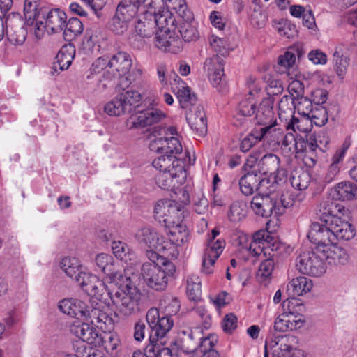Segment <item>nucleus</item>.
<instances>
[{
  "label": "nucleus",
  "instance_id": "obj_1",
  "mask_svg": "<svg viewBox=\"0 0 357 357\" xmlns=\"http://www.w3.org/2000/svg\"><path fill=\"white\" fill-rule=\"evenodd\" d=\"M115 276L114 283L117 289L114 291H108L107 294L116 309L123 316H130L138 311L141 293L132 282L130 277L125 275Z\"/></svg>",
  "mask_w": 357,
  "mask_h": 357
},
{
  "label": "nucleus",
  "instance_id": "obj_2",
  "mask_svg": "<svg viewBox=\"0 0 357 357\" xmlns=\"http://www.w3.org/2000/svg\"><path fill=\"white\" fill-rule=\"evenodd\" d=\"M162 265L144 263L141 267V276L148 287L155 291L165 290L169 278L176 272L175 265L167 259H162Z\"/></svg>",
  "mask_w": 357,
  "mask_h": 357
},
{
  "label": "nucleus",
  "instance_id": "obj_3",
  "mask_svg": "<svg viewBox=\"0 0 357 357\" xmlns=\"http://www.w3.org/2000/svg\"><path fill=\"white\" fill-rule=\"evenodd\" d=\"M146 319L150 328V342L164 344V339L174 326L172 318L169 315L161 314L157 308L152 307L148 310Z\"/></svg>",
  "mask_w": 357,
  "mask_h": 357
},
{
  "label": "nucleus",
  "instance_id": "obj_4",
  "mask_svg": "<svg viewBox=\"0 0 357 357\" xmlns=\"http://www.w3.org/2000/svg\"><path fill=\"white\" fill-rule=\"evenodd\" d=\"M321 248L314 250H305L299 254L296 259V267L303 274L313 277H319L326 271Z\"/></svg>",
  "mask_w": 357,
  "mask_h": 357
},
{
  "label": "nucleus",
  "instance_id": "obj_5",
  "mask_svg": "<svg viewBox=\"0 0 357 357\" xmlns=\"http://www.w3.org/2000/svg\"><path fill=\"white\" fill-rule=\"evenodd\" d=\"M219 234L220 231L215 228L211 231L208 237L207 246L202 257V271L205 274H211L213 272L214 264L225 248V241L224 240L217 239L215 241Z\"/></svg>",
  "mask_w": 357,
  "mask_h": 357
},
{
  "label": "nucleus",
  "instance_id": "obj_6",
  "mask_svg": "<svg viewBox=\"0 0 357 357\" xmlns=\"http://www.w3.org/2000/svg\"><path fill=\"white\" fill-rule=\"evenodd\" d=\"M294 337L278 336L265 344L264 357H304L303 351L289 344Z\"/></svg>",
  "mask_w": 357,
  "mask_h": 357
},
{
  "label": "nucleus",
  "instance_id": "obj_7",
  "mask_svg": "<svg viewBox=\"0 0 357 357\" xmlns=\"http://www.w3.org/2000/svg\"><path fill=\"white\" fill-rule=\"evenodd\" d=\"M149 106L145 109H138L135 114H132L130 119L129 122L131 123V128H144L158 123L166 117L164 112L153 106L158 105V100L153 98L152 100H149Z\"/></svg>",
  "mask_w": 357,
  "mask_h": 357
},
{
  "label": "nucleus",
  "instance_id": "obj_8",
  "mask_svg": "<svg viewBox=\"0 0 357 357\" xmlns=\"http://www.w3.org/2000/svg\"><path fill=\"white\" fill-rule=\"evenodd\" d=\"M154 217L166 226L182 221L183 215L176 202L170 199H160L155 206Z\"/></svg>",
  "mask_w": 357,
  "mask_h": 357
},
{
  "label": "nucleus",
  "instance_id": "obj_9",
  "mask_svg": "<svg viewBox=\"0 0 357 357\" xmlns=\"http://www.w3.org/2000/svg\"><path fill=\"white\" fill-rule=\"evenodd\" d=\"M295 102V98L291 96H283L278 102L279 118H284L286 121L289 119L290 121L286 126L287 130L296 131L297 129L301 132H307L310 128L303 127L304 121L294 117Z\"/></svg>",
  "mask_w": 357,
  "mask_h": 357
},
{
  "label": "nucleus",
  "instance_id": "obj_10",
  "mask_svg": "<svg viewBox=\"0 0 357 357\" xmlns=\"http://www.w3.org/2000/svg\"><path fill=\"white\" fill-rule=\"evenodd\" d=\"M181 349L183 353L198 354L201 342L206 338L200 327L181 328L179 331Z\"/></svg>",
  "mask_w": 357,
  "mask_h": 357
},
{
  "label": "nucleus",
  "instance_id": "obj_11",
  "mask_svg": "<svg viewBox=\"0 0 357 357\" xmlns=\"http://www.w3.org/2000/svg\"><path fill=\"white\" fill-rule=\"evenodd\" d=\"M309 241L317 245V248L326 249L331 244H335V236L331 225L324 223L313 222L310 225L307 235Z\"/></svg>",
  "mask_w": 357,
  "mask_h": 357
},
{
  "label": "nucleus",
  "instance_id": "obj_12",
  "mask_svg": "<svg viewBox=\"0 0 357 357\" xmlns=\"http://www.w3.org/2000/svg\"><path fill=\"white\" fill-rule=\"evenodd\" d=\"M7 23L8 40L14 45H22L26 38L27 29L23 26L21 15L17 13L11 12L7 15Z\"/></svg>",
  "mask_w": 357,
  "mask_h": 357
},
{
  "label": "nucleus",
  "instance_id": "obj_13",
  "mask_svg": "<svg viewBox=\"0 0 357 357\" xmlns=\"http://www.w3.org/2000/svg\"><path fill=\"white\" fill-rule=\"evenodd\" d=\"M273 237L265 230L255 232L249 246V252L253 256L266 257L269 251L273 252L278 249L275 243H271Z\"/></svg>",
  "mask_w": 357,
  "mask_h": 357
},
{
  "label": "nucleus",
  "instance_id": "obj_14",
  "mask_svg": "<svg viewBox=\"0 0 357 357\" xmlns=\"http://www.w3.org/2000/svg\"><path fill=\"white\" fill-rule=\"evenodd\" d=\"M254 213L259 216L268 218L271 215H281V209L277 208V200L271 196L255 195L250 203Z\"/></svg>",
  "mask_w": 357,
  "mask_h": 357
},
{
  "label": "nucleus",
  "instance_id": "obj_15",
  "mask_svg": "<svg viewBox=\"0 0 357 357\" xmlns=\"http://www.w3.org/2000/svg\"><path fill=\"white\" fill-rule=\"evenodd\" d=\"M185 178V168L177 166L176 170L159 172L155 176V183L161 189L173 190L182 185Z\"/></svg>",
  "mask_w": 357,
  "mask_h": 357
},
{
  "label": "nucleus",
  "instance_id": "obj_16",
  "mask_svg": "<svg viewBox=\"0 0 357 357\" xmlns=\"http://www.w3.org/2000/svg\"><path fill=\"white\" fill-rule=\"evenodd\" d=\"M186 120L191 129L199 137L207 133V120L204 107L198 105L189 108L186 113Z\"/></svg>",
  "mask_w": 357,
  "mask_h": 357
},
{
  "label": "nucleus",
  "instance_id": "obj_17",
  "mask_svg": "<svg viewBox=\"0 0 357 357\" xmlns=\"http://www.w3.org/2000/svg\"><path fill=\"white\" fill-rule=\"evenodd\" d=\"M164 2L162 1V5L160 6L158 11L154 9L153 10V3L155 1H151L147 6H149V10H146L145 15L153 17L152 20L155 22V27L158 26L159 29H165L166 31H170L171 29L174 26L175 18L172 16V13L169 10L170 8L164 6Z\"/></svg>",
  "mask_w": 357,
  "mask_h": 357
},
{
  "label": "nucleus",
  "instance_id": "obj_18",
  "mask_svg": "<svg viewBox=\"0 0 357 357\" xmlns=\"http://www.w3.org/2000/svg\"><path fill=\"white\" fill-rule=\"evenodd\" d=\"M255 113L257 123L264 126V127H268V134H271L272 130H276L275 128L273 129L277 123L274 117L273 101L272 98H264L260 102L257 109L255 110Z\"/></svg>",
  "mask_w": 357,
  "mask_h": 357
},
{
  "label": "nucleus",
  "instance_id": "obj_19",
  "mask_svg": "<svg viewBox=\"0 0 357 357\" xmlns=\"http://www.w3.org/2000/svg\"><path fill=\"white\" fill-rule=\"evenodd\" d=\"M72 334L91 345H100V334L94 326L87 323H73L70 328Z\"/></svg>",
  "mask_w": 357,
  "mask_h": 357
},
{
  "label": "nucleus",
  "instance_id": "obj_20",
  "mask_svg": "<svg viewBox=\"0 0 357 357\" xmlns=\"http://www.w3.org/2000/svg\"><path fill=\"white\" fill-rule=\"evenodd\" d=\"M155 136L166 135V142L165 144L164 153L167 155H176L181 154L183 147L179 139L176 137L178 135L177 130L174 126L168 128H160L158 130H155Z\"/></svg>",
  "mask_w": 357,
  "mask_h": 357
},
{
  "label": "nucleus",
  "instance_id": "obj_21",
  "mask_svg": "<svg viewBox=\"0 0 357 357\" xmlns=\"http://www.w3.org/2000/svg\"><path fill=\"white\" fill-rule=\"evenodd\" d=\"M135 238L139 243L148 246L149 248L167 250L168 242H160L158 234L150 227H144L139 229L135 234Z\"/></svg>",
  "mask_w": 357,
  "mask_h": 357
},
{
  "label": "nucleus",
  "instance_id": "obj_22",
  "mask_svg": "<svg viewBox=\"0 0 357 357\" xmlns=\"http://www.w3.org/2000/svg\"><path fill=\"white\" fill-rule=\"evenodd\" d=\"M303 320L301 314L285 312L280 314L274 322V329L279 332H286L300 328Z\"/></svg>",
  "mask_w": 357,
  "mask_h": 357
},
{
  "label": "nucleus",
  "instance_id": "obj_23",
  "mask_svg": "<svg viewBox=\"0 0 357 357\" xmlns=\"http://www.w3.org/2000/svg\"><path fill=\"white\" fill-rule=\"evenodd\" d=\"M155 47L165 52L178 54L183 49V42L178 36H172L169 33L157 34L154 41Z\"/></svg>",
  "mask_w": 357,
  "mask_h": 357
},
{
  "label": "nucleus",
  "instance_id": "obj_24",
  "mask_svg": "<svg viewBox=\"0 0 357 357\" xmlns=\"http://www.w3.org/2000/svg\"><path fill=\"white\" fill-rule=\"evenodd\" d=\"M43 19L45 20L47 28H49L52 33H56L63 31L67 16L66 13L60 8L47 7V12L45 13Z\"/></svg>",
  "mask_w": 357,
  "mask_h": 357
},
{
  "label": "nucleus",
  "instance_id": "obj_25",
  "mask_svg": "<svg viewBox=\"0 0 357 357\" xmlns=\"http://www.w3.org/2000/svg\"><path fill=\"white\" fill-rule=\"evenodd\" d=\"M86 304L77 298H64L58 305L61 312L70 317L83 319L85 316Z\"/></svg>",
  "mask_w": 357,
  "mask_h": 357
},
{
  "label": "nucleus",
  "instance_id": "obj_26",
  "mask_svg": "<svg viewBox=\"0 0 357 357\" xmlns=\"http://www.w3.org/2000/svg\"><path fill=\"white\" fill-rule=\"evenodd\" d=\"M329 138L324 132L309 133L306 135L304 144V152H315L317 149L324 153L328 149Z\"/></svg>",
  "mask_w": 357,
  "mask_h": 357
},
{
  "label": "nucleus",
  "instance_id": "obj_27",
  "mask_svg": "<svg viewBox=\"0 0 357 357\" xmlns=\"http://www.w3.org/2000/svg\"><path fill=\"white\" fill-rule=\"evenodd\" d=\"M325 262L331 265L345 264L348 262L349 256L347 250L341 247L331 244L326 249L321 248Z\"/></svg>",
  "mask_w": 357,
  "mask_h": 357
},
{
  "label": "nucleus",
  "instance_id": "obj_28",
  "mask_svg": "<svg viewBox=\"0 0 357 357\" xmlns=\"http://www.w3.org/2000/svg\"><path fill=\"white\" fill-rule=\"evenodd\" d=\"M344 210L343 206L331 199L324 201L320 204L319 219L322 223L330 225L335 219L340 218L337 215L342 213Z\"/></svg>",
  "mask_w": 357,
  "mask_h": 357
},
{
  "label": "nucleus",
  "instance_id": "obj_29",
  "mask_svg": "<svg viewBox=\"0 0 357 357\" xmlns=\"http://www.w3.org/2000/svg\"><path fill=\"white\" fill-rule=\"evenodd\" d=\"M257 257L261 262L257 271L256 278L259 282L266 284L271 280L275 268L274 254L268 252L264 257Z\"/></svg>",
  "mask_w": 357,
  "mask_h": 357
},
{
  "label": "nucleus",
  "instance_id": "obj_30",
  "mask_svg": "<svg viewBox=\"0 0 357 357\" xmlns=\"http://www.w3.org/2000/svg\"><path fill=\"white\" fill-rule=\"evenodd\" d=\"M75 53V47L70 44L62 46L56 56V61L53 63L52 69L55 73L67 70L72 63Z\"/></svg>",
  "mask_w": 357,
  "mask_h": 357
},
{
  "label": "nucleus",
  "instance_id": "obj_31",
  "mask_svg": "<svg viewBox=\"0 0 357 357\" xmlns=\"http://www.w3.org/2000/svg\"><path fill=\"white\" fill-rule=\"evenodd\" d=\"M130 56L124 52H119L109 59V68L118 73L119 76L126 75L132 66Z\"/></svg>",
  "mask_w": 357,
  "mask_h": 357
},
{
  "label": "nucleus",
  "instance_id": "obj_32",
  "mask_svg": "<svg viewBox=\"0 0 357 357\" xmlns=\"http://www.w3.org/2000/svg\"><path fill=\"white\" fill-rule=\"evenodd\" d=\"M112 260V256L105 253L97 255L95 259V263L98 268L96 271H100L107 275L110 280L111 284L114 283V279H116L115 276L117 277L118 275H123L121 272L114 271ZM119 279L120 278H116L117 280Z\"/></svg>",
  "mask_w": 357,
  "mask_h": 357
},
{
  "label": "nucleus",
  "instance_id": "obj_33",
  "mask_svg": "<svg viewBox=\"0 0 357 357\" xmlns=\"http://www.w3.org/2000/svg\"><path fill=\"white\" fill-rule=\"evenodd\" d=\"M169 228L168 236L170 244L174 247L182 245L188 242L189 239V233L186 226L181 222H177L172 225H166Z\"/></svg>",
  "mask_w": 357,
  "mask_h": 357
},
{
  "label": "nucleus",
  "instance_id": "obj_34",
  "mask_svg": "<svg viewBox=\"0 0 357 357\" xmlns=\"http://www.w3.org/2000/svg\"><path fill=\"white\" fill-rule=\"evenodd\" d=\"M152 165L159 172H171L176 170L177 166L184 168V162L176 155L165 154L155 158Z\"/></svg>",
  "mask_w": 357,
  "mask_h": 357
},
{
  "label": "nucleus",
  "instance_id": "obj_35",
  "mask_svg": "<svg viewBox=\"0 0 357 357\" xmlns=\"http://www.w3.org/2000/svg\"><path fill=\"white\" fill-rule=\"evenodd\" d=\"M330 225L332 233L335 236V241L336 239L348 241L355 236L356 231L354 226L340 218L335 219Z\"/></svg>",
  "mask_w": 357,
  "mask_h": 357
},
{
  "label": "nucleus",
  "instance_id": "obj_36",
  "mask_svg": "<svg viewBox=\"0 0 357 357\" xmlns=\"http://www.w3.org/2000/svg\"><path fill=\"white\" fill-rule=\"evenodd\" d=\"M312 286V280L305 276H299L291 280L287 286V289L290 296L295 297L309 292Z\"/></svg>",
  "mask_w": 357,
  "mask_h": 357
},
{
  "label": "nucleus",
  "instance_id": "obj_37",
  "mask_svg": "<svg viewBox=\"0 0 357 357\" xmlns=\"http://www.w3.org/2000/svg\"><path fill=\"white\" fill-rule=\"evenodd\" d=\"M47 7L44 1H24V15L26 22L45 17Z\"/></svg>",
  "mask_w": 357,
  "mask_h": 357
},
{
  "label": "nucleus",
  "instance_id": "obj_38",
  "mask_svg": "<svg viewBox=\"0 0 357 357\" xmlns=\"http://www.w3.org/2000/svg\"><path fill=\"white\" fill-rule=\"evenodd\" d=\"M332 197L342 201L357 199V185L351 182H341L334 188Z\"/></svg>",
  "mask_w": 357,
  "mask_h": 357
},
{
  "label": "nucleus",
  "instance_id": "obj_39",
  "mask_svg": "<svg viewBox=\"0 0 357 357\" xmlns=\"http://www.w3.org/2000/svg\"><path fill=\"white\" fill-rule=\"evenodd\" d=\"M258 181L259 173L257 170L246 172L238 181L241 192L248 196L252 195L255 191L257 192Z\"/></svg>",
  "mask_w": 357,
  "mask_h": 357
},
{
  "label": "nucleus",
  "instance_id": "obj_40",
  "mask_svg": "<svg viewBox=\"0 0 357 357\" xmlns=\"http://www.w3.org/2000/svg\"><path fill=\"white\" fill-rule=\"evenodd\" d=\"M102 344L106 351L111 356L116 357L121 349L119 337L116 333L105 332L100 335V345Z\"/></svg>",
  "mask_w": 357,
  "mask_h": 357
},
{
  "label": "nucleus",
  "instance_id": "obj_41",
  "mask_svg": "<svg viewBox=\"0 0 357 357\" xmlns=\"http://www.w3.org/2000/svg\"><path fill=\"white\" fill-rule=\"evenodd\" d=\"M249 87L250 96L248 98L242 100L239 102L236 118L237 120L238 119V116L248 117L255 113V101L254 96L260 91V89L257 88L255 89V87L251 88L250 85Z\"/></svg>",
  "mask_w": 357,
  "mask_h": 357
},
{
  "label": "nucleus",
  "instance_id": "obj_42",
  "mask_svg": "<svg viewBox=\"0 0 357 357\" xmlns=\"http://www.w3.org/2000/svg\"><path fill=\"white\" fill-rule=\"evenodd\" d=\"M347 49V45L344 43H340L335 47L333 54V62L335 71L339 77H342L349 66V59L344 54V50Z\"/></svg>",
  "mask_w": 357,
  "mask_h": 357
},
{
  "label": "nucleus",
  "instance_id": "obj_43",
  "mask_svg": "<svg viewBox=\"0 0 357 357\" xmlns=\"http://www.w3.org/2000/svg\"><path fill=\"white\" fill-rule=\"evenodd\" d=\"M280 165V160L278 155L273 153L266 154L259 161V172H261L264 175L269 174L273 176V172L277 171Z\"/></svg>",
  "mask_w": 357,
  "mask_h": 357
},
{
  "label": "nucleus",
  "instance_id": "obj_44",
  "mask_svg": "<svg viewBox=\"0 0 357 357\" xmlns=\"http://www.w3.org/2000/svg\"><path fill=\"white\" fill-rule=\"evenodd\" d=\"M172 89L175 92L182 108L188 109L191 107L196 106L195 103L197 98L195 94L191 93L190 89L188 86H172Z\"/></svg>",
  "mask_w": 357,
  "mask_h": 357
},
{
  "label": "nucleus",
  "instance_id": "obj_45",
  "mask_svg": "<svg viewBox=\"0 0 357 357\" xmlns=\"http://www.w3.org/2000/svg\"><path fill=\"white\" fill-rule=\"evenodd\" d=\"M141 1H119L116 12L124 19L130 21L139 12Z\"/></svg>",
  "mask_w": 357,
  "mask_h": 357
},
{
  "label": "nucleus",
  "instance_id": "obj_46",
  "mask_svg": "<svg viewBox=\"0 0 357 357\" xmlns=\"http://www.w3.org/2000/svg\"><path fill=\"white\" fill-rule=\"evenodd\" d=\"M84 278L88 280L89 284L84 287V291L91 296L99 297L104 294L106 286L102 281L96 276L92 275H84Z\"/></svg>",
  "mask_w": 357,
  "mask_h": 357
},
{
  "label": "nucleus",
  "instance_id": "obj_47",
  "mask_svg": "<svg viewBox=\"0 0 357 357\" xmlns=\"http://www.w3.org/2000/svg\"><path fill=\"white\" fill-rule=\"evenodd\" d=\"M218 342V337L214 334H208L200 345L198 354H201L199 357H220L219 353L214 349Z\"/></svg>",
  "mask_w": 357,
  "mask_h": 357
},
{
  "label": "nucleus",
  "instance_id": "obj_48",
  "mask_svg": "<svg viewBox=\"0 0 357 357\" xmlns=\"http://www.w3.org/2000/svg\"><path fill=\"white\" fill-rule=\"evenodd\" d=\"M135 28L137 35L142 38L151 37L156 31L155 22L145 16L138 19Z\"/></svg>",
  "mask_w": 357,
  "mask_h": 357
},
{
  "label": "nucleus",
  "instance_id": "obj_49",
  "mask_svg": "<svg viewBox=\"0 0 357 357\" xmlns=\"http://www.w3.org/2000/svg\"><path fill=\"white\" fill-rule=\"evenodd\" d=\"M267 135H268V127L261 128L259 132L248 134L241 142V151L243 152L248 151L257 142L261 141Z\"/></svg>",
  "mask_w": 357,
  "mask_h": 357
},
{
  "label": "nucleus",
  "instance_id": "obj_50",
  "mask_svg": "<svg viewBox=\"0 0 357 357\" xmlns=\"http://www.w3.org/2000/svg\"><path fill=\"white\" fill-rule=\"evenodd\" d=\"M124 107L128 113H131L136 108H139V103L142 100V95L137 91H126L119 94Z\"/></svg>",
  "mask_w": 357,
  "mask_h": 357
},
{
  "label": "nucleus",
  "instance_id": "obj_51",
  "mask_svg": "<svg viewBox=\"0 0 357 357\" xmlns=\"http://www.w3.org/2000/svg\"><path fill=\"white\" fill-rule=\"evenodd\" d=\"M60 266L66 274L73 280L82 271L80 263L75 257H64L62 259Z\"/></svg>",
  "mask_w": 357,
  "mask_h": 357
},
{
  "label": "nucleus",
  "instance_id": "obj_52",
  "mask_svg": "<svg viewBox=\"0 0 357 357\" xmlns=\"http://www.w3.org/2000/svg\"><path fill=\"white\" fill-rule=\"evenodd\" d=\"M63 31L64 38L68 40L74 39L80 35L84 30L82 22L77 17H71L65 24Z\"/></svg>",
  "mask_w": 357,
  "mask_h": 357
},
{
  "label": "nucleus",
  "instance_id": "obj_53",
  "mask_svg": "<svg viewBox=\"0 0 357 357\" xmlns=\"http://www.w3.org/2000/svg\"><path fill=\"white\" fill-rule=\"evenodd\" d=\"M171 5H167L175 11L181 18V22H190L194 21V14L189 8L186 1H169Z\"/></svg>",
  "mask_w": 357,
  "mask_h": 357
},
{
  "label": "nucleus",
  "instance_id": "obj_54",
  "mask_svg": "<svg viewBox=\"0 0 357 357\" xmlns=\"http://www.w3.org/2000/svg\"><path fill=\"white\" fill-rule=\"evenodd\" d=\"M187 296L189 300L199 301L202 295L201 281L197 275H190L187 278Z\"/></svg>",
  "mask_w": 357,
  "mask_h": 357
},
{
  "label": "nucleus",
  "instance_id": "obj_55",
  "mask_svg": "<svg viewBox=\"0 0 357 357\" xmlns=\"http://www.w3.org/2000/svg\"><path fill=\"white\" fill-rule=\"evenodd\" d=\"M259 173V181L257 183L258 195L271 196L270 195L275 190L276 183L273 176Z\"/></svg>",
  "mask_w": 357,
  "mask_h": 357
},
{
  "label": "nucleus",
  "instance_id": "obj_56",
  "mask_svg": "<svg viewBox=\"0 0 357 357\" xmlns=\"http://www.w3.org/2000/svg\"><path fill=\"white\" fill-rule=\"evenodd\" d=\"M305 139H299L296 140L292 133H288L284 135L282 142V149L289 152L295 151L296 153L304 152Z\"/></svg>",
  "mask_w": 357,
  "mask_h": 357
},
{
  "label": "nucleus",
  "instance_id": "obj_57",
  "mask_svg": "<svg viewBox=\"0 0 357 357\" xmlns=\"http://www.w3.org/2000/svg\"><path fill=\"white\" fill-rule=\"evenodd\" d=\"M193 23L194 21L190 22H180L178 26V31L183 40L185 42L197 40L199 37L197 29Z\"/></svg>",
  "mask_w": 357,
  "mask_h": 357
},
{
  "label": "nucleus",
  "instance_id": "obj_58",
  "mask_svg": "<svg viewBox=\"0 0 357 357\" xmlns=\"http://www.w3.org/2000/svg\"><path fill=\"white\" fill-rule=\"evenodd\" d=\"M307 118V119L303 120L304 123L305 122H308L309 120H310V127L312 126V123L321 127L324 126L328 121V112L324 107L318 105L317 107L314 108V109L312 110V112L310 113Z\"/></svg>",
  "mask_w": 357,
  "mask_h": 357
},
{
  "label": "nucleus",
  "instance_id": "obj_59",
  "mask_svg": "<svg viewBox=\"0 0 357 357\" xmlns=\"http://www.w3.org/2000/svg\"><path fill=\"white\" fill-rule=\"evenodd\" d=\"M104 110L112 116H119L128 113L119 95L108 102L105 105Z\"/></svg>",
  "mask_w": 357,
  "mask_h": 357
},
{
  "label": "nucleus",
  "instance_id": "obj_60",
  "mask_svg": "<svg viewBox=\"0 0 357 357\" xmlns=\"http://www.w3.org/2000/svg\"><path fill=\"white\" fill-rule=\"evenodd\" d=\"M290 183L298 190H305L310 183V175L305 171L296 172L291 176Z\"/></svg>",
  "mask_w": 357,
  "mask_h": 357
},
{
  "label": "nucleus",
  "instance_id": "obj_61",
  "mask_svg": "<svg viewBox=\"0 0 357 357\" xmlns=\"http://www.w3.org/2000/svg\"><path fill=\"white\" fill-rule=\"evenodd\" d=\"M112 249L116 258L128 263L132 260L134 254L130 252L129 247L123 242L114 241L112 245Z\"/></svg>",
  "mask_w": 357,
  "mask_h": 357
},
{
  "label": "nucleus",
  "instance_id": "obj_62",
  "mask_svg": "<svg viewBox=\"0 0 357 357\" xmlns=\"http://www.w3.org/2000/svg\"><path fill=\"white\" fill-rule=\"evenodd\" d=\"M204 70L208 75L215 72L223 71L224 62L222 58L218 54L207 58L204 63Z\"/></svg>",
  "mask_w": 357,
  "mask_h": 357
},
{
  "label": "nucleus",
  "instance_id": "obj_63",
  "mask_svg": "<svg viewBox=\"0 0 357 357\" xmlns=\"http://www.w3.org/2000/svg\"><path fill=\"white\" fill-rule=\"evenodd\" d=\"M128 20L122 17L116 12L108 24L109 29L115 34H123L128 29Z\"/></svg>",
  "mask_w": 357,
  "mask_h": 357
},
{
  "label": "nucleus",
  "instance_id": "obj_64",
  "mask_svg": "<svg viewBox=\"0 0 357 357\" xmlns=\"http://www.w3.org/2000/svg\"><path fill=\"white\" fill-rule=\"evenodd\" d=\"M295 110L302 116H309L314 109L312 101L304 95L295 98Z\"/></svg>",
  "mask_w": 357,
  "mask_h": 357
}]
</instances>
